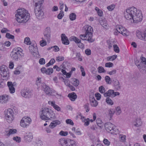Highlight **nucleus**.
<instances>
[{"label": "nucleus", "mask_w": 146, "mask_h": 146, "mask_svg": "<svg viewBox=\"0 0 146 146\" xmlns=\"http://www.w3.org/2000/svg\"><path fill=\"white\" fill-rule=\"evenodd\" d=\"M72 84L74 86L77 87L79 84V81L76 79H74L73 80Z\"/></svg>", "instance_id": "nucleus-39"}, {"label": "nucleus", "mask_w": 146, "mask_h": 146, "mask_svg": "<svg viewBox=\"0 0 146 146\" xmlns=\"http://www.w3.org/2000/svg\"><path fill=\"white\" fill-rule=\"evenodd\" d=\"M55 60L54 58H52L48 62V63L46 65V67H48L50 65H52L55 62Z\"/></svg>", "instance_id": "nucleus-40"}, {"label": "nucleus", "mask_w": 146, "mask_h": 146, "mask_svg": "<svg viewBox=\"0 0 146 146\" xmlns=\"http://www.w3.org/2000/svg\"><path fill=\"white\" fill-rule=\"evenodd\" d=\"M40 118L44 120H53L55 119V114L48 108L42 109L40 111Z\"/></svg>", "instance_id": "nucleus-3"}, {"label": "nucleus", "mask_w": 146, "mask_h": 146, "mask_svg": "<svg viewBox=\"0 0 146 146\" xmlns=\"http://www.w3.org/2000/svg\"><path fill=\"white\" fill-rule=\"evenodd\" d=\"M80 38L82 40H87L88 41V36L86 35V34H82L80 35Z\"/></svg>", "instance_id": "nucleus-37"}, {"label": "nucleus", "mask_w": 146, "mask_h": 146, "mask_svg": "<svg viewBox=\"0 0 146 146\" xmlns=\"http://www.w3.org/2000/svg\"><path fill=\"white\" fill-rule=\"evenodd\" d=\"M99 90L100 92L101 93H104L105 92V89L102 86H100L99 87Z\"/></svg>", "instance_id": "nucleus-51"}, {"label": "nucleus", "mask_w": 146, "mask_h": 146, "mask_svg": "<svg viewBox=\"0 0 146 146\" xmlns=\"http://www.w3.org/2000/svg\"><path fill=\"white\" fill-rule=\"evenodd\" d=\"M15 82L13 84L11 82H7V85L8 86L10 92L11 93H13L15 91V89L14 87L15 85H16Z\"/></svg>", "instance_id": "nucleus-16"}, {"label": "nucleus", "mask_w": 146, "mask_h": 146, "mask_svg": "<svg viewBox=\"0 0 146 146\" xmlns=\"http://www.w3.org/2000/svg\"><path fill=\"white\" fill-rule=\"evenodd\" d=\"M91 139L93 144H96L97 142H100V140L98 137H93Z\"/></svg>", "instance_id": "nucleus-44"}, {"label": "nucleus", "mask_w": 146, "mask_h": 146, "mask_svg": "<svg viewBox=\"0 0 146 146\" xmlns=\"http://www.w3.org/2000/svg\"><path fill=\"white\" fill-rule=\"evenodd\" d=\"M60 123V121L58 120H54L50 123L49 126L50 128L52 129L55 127L57 125H59Z\"/></svg>", "instance_id": "nucleus-18"}, {"label": "nucleus", "mask_w": 146, "mask_h": 146, "mask_svg": "<svg viewBox=\"0 0 146 146\" xmlns=\"http://www.w3.org/2000/svg\"><path fill=\"white\" fill-rule=\"evenodd\" d=\"M35 146H41L42 145V141L38 139L35 142Z\"/></svg>", "instance_id": "nucleus-42"}, {"label": "nucleus", "mask_w": 146, "mask_h": 146, "mask_svg": "<svg viewBox=\"0 0 146 146\" xmlns=\"http://www.w3.org/2000/svg\"><path fill=\"white\" fill-rule=\"evenodd\" d=\"M84 125L86 126H88L89 125L90 122V119L88 118L86 119H85L84 120Z\"/></svg>", "instance_id": "nucleus-64"}, {"label": "nucleus", "mask_w": 146, "mask_h": 146, "mask_svg": "<svg viewBox=\"0 0 146 146\" xmlns=\"http://www.w3.org/2000/svg\"><path fill=\"white\" fill-rule=\"evenodd\" d=\"M44 37L47 41L50 40V29L49 27H47L44 32Z\"/></svg>", "instance_id": "nucleus-14"}, {"label": "nucleus", "mask_w": 146, "mask_h": 146, "mask_svg": "<svg viewBox=\"0 0 146 146\" xmlns=\"http://www.w3.org/2000/svg\"><path fill=\"white\" fill-rule=\"evenodd\" d=\"M62 78L63 79V81L64 82V84L65 85L67 86H69L70 85V81L68 79L64 80V78L63 77H62Z\"/></svg>", "instance_id": "nucleus-52"}, {"label": "nucleus", "mask_w": 146, "mask_h": 146, "mask_svg": "<svg viewBox=\"0 0 146 146\" xmlns=\"http://www.w3.org/2000/svg\"><path fill=\"white\" fill-rule=\"evenodd\" d=\"M14 112L12 109L9 108L4 111L5 119L9 123H11L14 119Z\"/></svg>", "instance_id": "nucleus-8"}, {"label": "nucleus", "mask_w": 146, "mask_h": 146, "mask_svg": "<svg viewBox=\"0 0 146 146\" xmlns=\"http://www.w3.org/2000/svg\"><path fill=\"white\" fill-rule=\"evenodd\" d=\"M106 102L108 104L110 105H112L113 104V101L109 97L106 98Z\"/></svg>", "instance_id": "nucleus-38"}, {"label": "nucleus", "mask_w": 146, "mask_h": 146, "mask_svg": "<svg viewBox=\"0 0 146 146\" xmlns=\"http://www.w3.org/2000/svg\"><path fill=\"white\" fill-rule=\"evenodd\" d=\"M85 34L86 35L88 36V41L89 42H92L94 41V40L92 38L93 36V30L92 27L88 25L84 26V27Z\"/></svg>", "instance_id": "nucleus-6"}, {"label": "nucleus", "mask_w": 146, "mask_h": 146, "mask_svg": "<svg viewBox=\"0 0 146 146\" xmlns=\"http://www.w3.org/2000/svg\"><path fill=\"white\" fill-rule=\"evenodd\" d=\"M95 9L98 15L99 16L101 17L102 16L103 12L99 8L97 7H95Z\"/></svg>", "instance_id": "nucleus-35"}, {"label": "nucleus", "mask_w": 146, "mask_h": 146, "mask_svg": "<svg viewBox=\"0 0 146 146\" xmlns=\"http://www.w3.org/2000/svg\"><path fill=\"white\" fill-rule=\"evenodd\" d=\"M113 66V64L111 62H107L106 63L105 66L106 67L110 68L112 67Z\"/></svg>", "instance_id": "nucleus-57"}, {"label": "nucleus", "mask_w": 146, "mask_h": 146, "mask_svg": "<svg viewBox=\"0 0 146 146\" xmlns=\"http://www.w3.org/2000/svg\"><path fill=\"white\" fill-rule=\"evenodd\" d=\"M69 18L71 21L74 20L76 18V15L74 13H71L69 15Z\"/></svg>", "instance_id": "nucleus-32"}, {"label": "nucleus", "mask_w": 146, "mask_h": 146, "mask_svg": "<svg viewBox=\"0 0 146 146\" xmlns=\"http://www.w3.org/2000/svg\"><path fill=\"white\" fill-rule=\"evenodd\" d=\"M15 17L17 21L19 23L26 22L30 17L28 11L24 8L17 10Z\"/></svg>", "instance_id": "nucleus-2"}, {"label": "nucleus", "mask_w": 146, "mask_h": 146, "mask_svg": "<svg viewBox=\"0 0 146 146\" xmlns=\"http://www.w3.org/2000/svg\"><path fill=\"white\" fill-rule=\"evenodd\" d=\"M67 139H66L65 138H61L60 139L59 143L62 146H66Z\"/></svg>", "instance_id": "nucleus-26"}, {"label": "nucleus", "mask_w": 146, "mask_h": 146, "mask_svg": "<svg viewBox=\"0 0 146 146\" xmlns=\"http://www.w3.org/2000/svg\"><path fill=\"white\" fill-rule=\"evenodd\" d=\"M40 43L41 46H44L46 45V41L42 40L40 41Z\"/></svg>", "instance_id": "nucleus-61"}, {"label": "nucleus", "mask_w": 146, "mask_h": 146, "mask_svg": "<svg viewBox=\"0 0 146 146\" xmlns=\"http://www.w3.org/2000/svg\"><path fill=\"white\" fill-rule=\"evenodd\" d=\"M121 32L122 33L121 34L123 36H127L129 35V32L125 28V30L124 29V31Z\"/></svg>", "instance_id": "nucleus-47"}, {"label": "nucleus", "mask_w": 146, "mask_h": 146, "mask_svg": "<svg viewBox=\"0 0 146 146\" xmlns=\"http://www.w3.org/2000/svg\"><path fill=\"white\" fill-rule=\"evenodd\" d=\"M117 57V56L116 55H113L108 57L107 58V59L108 61H112L115 60Z\"/></svg>", "instance_id": "nucleus-31"}, {"label": "nucleus", "mask_w": 146, "mask_h": 146, "mask_svg": "<svg viewBox=\"0 0 146 146\" xmlns=\"http://www.w3.org/2000/svg\"><path fill=\"white\" fill-rule=\"evenodd\" d=\"M141 11L137 10L134 7L129 8L126 10L124 13V16L125 19L129 20L133 19L134 23H138L142 20V16Z\"/></svg>", "instance_id": "nucleus-1"}, {"label": "nucleus", "mask_w": 146, "mask_h": 146, "mask_svg": "<svg viewBox=\"0 0 146 146\" xmlns=\"http://www.w3.org/2000/svg\"><path fill=\"white\" fill-rule=\"evenodd\" d=\"M115 5L114 4H112L111 5L108 6L107 9L109 11H111L113 10L115 7Z\"/></svg>", "instance_id": "nucleus-53"}, {"label": "nucleus", "mask_w": 146, "mask_h": 146, "mask_svg": "<svg viewBox=\"0 0 146 146\" xmlns=\"http://www.w3.org/2000/svg\"><path fill=\"white\" fill-rule=\"evenodd\" d=\"M6 37L7 38L13 39L14 38V36L11 35L9 33H7L6 34Z\"/></svg>", "instance_id": "nucleus-48"}, {"label": "nucleus", "mask_w": 146, "mask_h": 146, "mask_svg": "<svg viewBox=\"0 0 146 146\" xmlns=\"http://www.w3.org/2000/svg\"><path fill=\"white\" fill-rule=\"evenodd\" d=\"M113 82H114V86L115 88L117 90L119 89L120 88L121 86L118 80L117 79H115L114 80Z\"/></svg>", "instance_id": "nucleus-24"}, {"label": "nucleus", "mask_w": 146, "mask_h": 146, "mask_svg": "<svg viewBox=\"0 0 146 146\" xmlns=\"http://www.w3.org/2000/svg\"><path fill=\"white\" fill-rule=\"evenodd\" d=\"M0 69L1 72L0 75L2 77L3 79V80H7L9 77V69L5 65L1 66Z\"/></svg>", "instance_id": "nucleus-7"}, {"label": "nucleus", "mask_w": 146, "mask_h": 146, "mask_svg": "<svg viewBox=\"0 0 146 146\" xmlns=\"http://www.w3.org/2000/svg\"><path fill=\"white\" fill-rule=\"evenodd\" d=\"M125 30V28L122 27L121 26H118L116 28V31L118 32L119 33L122 34V32L124 30Z\"/></svg>", "instance_id": "nucleus-33"}, {"label": "nucleus", "mask_w": 146, "mask_h": 146, "mask_svg": "<svg viewBox=\"0 0 146 146\" xmlns=\"http://www.w3.org/2000/svg\"><path fill=\"white\" fill-rule=\"evenodd\" d=\"M114 90H109L108 91L104 94V96L106 97H110L113 98Z\"/></svg>", "instance_id": "nucleus-19"}, {"label": "nucleus", "mask_w": 146, "mask_h": 146, "mask_svg": "<svg viewBox=\"0 0 146 146\" xmlns=\"http://www.w3.org/2000/svg\"><path fill=\"white\" fill-rule=\"evenodd\" d=\"M31 119L29 117H24L20 121V125L23 127H27L31 123Z\"/></svg>", "instance_id": "nucleus-10"}, {"label": "nucleus", "mask_w": 146, "mask_h": 146, "mask_svg": "<svg viewBox=\"0 0 146 146\" xmlns=\"http://www.w3.org/2000/svg\"><path fill=\"white\" fill-rule=\"evenodd\" d=\"M64 59V58L63 56H58L56 57V60L58 61H60L63 60Z\"/></svg>", "instance_id": "nucleus-59"}, {"label": "nucleus", "mask_w": 146, "mask_h": 146, "mask_svg": "<svg viewBox=\"0 0 146 146\" xmlns=\"http://www.w3.org/2000/svg\"><path fill=\"white\" fill-rule=\"evenodd\" d=\"M103 142L104 144L107 146H109L110 144V142L109 141L106 139H104L103 140Z\"/></svg>", "instance_id": "nucleus-58"}, {"label": "nucleus", "mask_w": 146, "mask_h": 146, "mask_svg": "<svg viewBox=\"0 0 146 146\" xmlns=\"http://www.w3.org/2000/svg\"><path fill=\"white\" fill-rule=\"evenodd\" d=\"M68 97L72 101H74L77 98V96L76 94L74 92H72L71 93L69 94Z\"/></svg>", "instance_id": "nucleus-22"}, {"label": "nucleus", "mask_w": 146, "mask_h": 146, "mask_svg": "<svg viewBox=\"0 0 146 146\" xmlns=\"http://www.w3.org/2000/svg\"><path fill=\"white\" fill-rule=\"evenodd\" d=\"M29 49L30 52L34 56L35 55L38 53V49L36 44H33L29 46Z\"/></svg>", "instance_id": "nucleus-12"}, {"label": "nucleus", "mask_w": 146, "mask_h": 146, "mask_svg": "<svg viewBox=\"0 0 146 146\" xmlns=\"http://www.w3.org/2000/svg\"><path fill=\"white\" fill-rule=\"evenodd\" d=\"M136 35L140 40L146 41V30L143 33L139 31H137Z\"/></svg>", "instance_id": "nucleus-15"}, {"label": "nucleus", "mask_w": 146, "mask_h": 146, "mask_svg": "<svg viewBox=\"0 0 146 146\" xmlns=\"http://www.w3.org/2000/svg\"><path fill=\"white\" fill-rule=\"evenodd\" d=\"M76 143L74 140L70 139H68L66 146H76Z\"/></svg>", "instance_id": "nucleus-23"}, {"label": "nucleus", "mask_w": 146, "mask_h": 146, "mask_svg": "<svg viewBox=\"0 0 146 146\" xmlns=\"http://www.w3.org/2000/svg\"><path fill=\"white\" fill-rule=\"evenodd\" d=\"M108 113L110 115V117L111 118L113 116V115L115 113V110L113 109H111L109 110H108Z\"/></svg>", "instance_id": "nucleus-41"}, {"label": "nucleus", "mask_w": 146, "mask_h": 146, "mask_svg": "<svg viewBox=\"0 0 146 146\" xmlns=\"http://www.w3.org/2000/svg\"><path fill=\"white\" fill-rule=\"evenodd\" d=\"M21 49L19 48H15L11 52V56L12 59L16 61L20 60L23 56Z\"/></svg>", "instance_id": "nucleus-5"}, {"label": "nucleus", "mask_w": 146, "mask_h": 146, "mask_svg": "<svg viewBox=\"0 0 146 146\" xmlns=\"http://www.w3.org/2000/svg\"><path fill=\"white\" fill-rule=\"evenodd\" d=\"M61 40L63 44L65 45H68L69 44V42L65 34H62L61 35Z\"/></svg>", "instance_id": "nucleus-17"}, {"label": "nucleus", "mask_w": 146, "mask_h": 146, "mask_svg": "<svg viewBox=\"0 0 146 146\" xmlns=\"http://www.w3.org/2000/svg\"><path fill=\"white\" fill-rule=\"evenodd\" d=\"M105 80L107 84H111V79L108 76H106L105 77Z\"/></svg>", "instance_id": "nucleus-36"}, {"label": "nucleus", "mask_w": 146, "mask_h": 146, "mask_svg": "<svg viewBox=\"0 0 146 146\" xmlns=\"http://www.w3.org/2000/svg\"><path fill=\"white\" fill-rule=\"evenodd\" d=\"M116 110L117 111L116 112V114L117 115H119L121 113V110L120 108L119 107H117L116 108Z\"/></svg>", "instance_id": "nucleus-60"}, {"label": "nucleus", "mask_w": 146, "mask_h": 146, "mask_svg": "<svg viewBox=\"0 0 146 146\" xmlns=\"http://www.w3.org/2000/svg\"><path fill=\"white\" fill-rule=\"evenodd\" d=\"M17 130L15 129H10L7 131V136H9L10 135L15 133H16Z\"/></svg>", "instance_id": "nucleus-28"}, {"label": "nucleus", "mask_w": 146, "mask_h": 146, "mask_svg": "<svg viewBox=\"0 0 146 146\" xmlns=\"http://www.w3.org/2000/svg\"><path fill=\"white\" fill-rule=\"evenodd\" d=\"M24 43L28 45H30L31 44V42L30 41V38L28 37H26L24 40Z\"/></svg>", "instance_id": "nucleus-46"}, {"label": "nucleus", "mask_w": 146, "mask_h": 146, "mask_svg": "<svg viewBox=\"0 0 146 146\" xmlns=\"http://www.w3.org/2000/svg\"><path fill=\"white\" fill-rule=\"evenodd\" d=\"M105 127L107 132L112 134L117 135V131L115 126L110 122H107L105 124Z\"/></svg>", "instance_id": "nucleus-9"}, {"label": "nucleus", "mask_w": 146, "mask_h": 146, "mask_svg": "<svg viewBox=\"0 0 146 146\" xmlns=\"http://www.w3.org/2000/svg\"><path fill=\"white\" fill-rule=\"evenodd\" d=\"M66 122L67 124H69L72 125H74V123L73 121L71 119H68L66 120Z\"/></svg>", "instance_id": "nucleus-56"}, {"label": "nucleus", "mask_w": 146, "mask_h": 146, "mask_svg": "<svg viewBox=\"0 0 146 146\" xmlns=\"http://www.w3.org/2000/svg\"><path fill=\"white\" fill-rule=\"evenodd\" d=\"M48 103L51 104V106L57 110L58 111H60V108L58 105L55 104L54 102H53L50 101L48 102Z\"/></svg>", "instance_id": "nucleus-25"}, {"label": "nucleus", "mask_w": 146, "mask_h": 146, "mask_svg": "<svg viewBox=\"0 0 146 146\" xmlns=\"http://www.w3.org/2000/svg\"><path fill=\"white\" fill-rule=\"evenodd\" d=\"M114 50L115 52L119 53V48L116 44H114L113 46Z\"/></svg>", "instance_id": "nucleus-50"}, {"label": "nucleus", "mask_w": 146, "mask_h": 146, "mask_svg": "<svg viewBox=\"0 0 146 146\" xmlns=\"http://www.w3.org/2000/svg\"><path fill=\"white\" fill-rule=\"evenodd\" d=\"M90 104L92 106L96 107L98 105V102L94 97L90 98Z\"/></svg>", "instance_id": "nucleus-20"}, {"label": "nucleus", "mask_w": 146, "mask_h": 146, "mask_svg": "<svg viewBox=\"0 0 146 146\" xmlns=\"http://www.w3.org/2000/svg\"><path fill=\"white\" fill-rule=\"evenodd\" d=\"M95 96L97 98V100H99L101 98V95L98 93H96L95 94Z\"/></svg>", "instance_id": "nucleus-63"}, {"label": "nucleus", "mask_w": 146, "mask_h": 146, "mask_svg": "<svg viewBox=\"0 0 146 146\" xmlns=\"http://www.w3.org/2000/svg\"><path fill=\"white\" fill-rule=\"evenodd\" d=\"M37 80L36 81V85L38 86H40L41 84V88L44 92L48 96L55 95L56 94L57 95H59V94L57 93H56L55 91L53 90L52 89L50 88L48 86L46 85L44 83H41V78H38Z\"/></svg>", "instance_id": "nucleus-4"}, {"label": "nucleus", "mask_w": 146, "mask_h": 146, "mask_svg": "<svg viewBox=\"0 0 146 146\" xmlns=\"http://www.w3.org/2000/svg\"><path fill=\"white\" fill-rule=\"evenodd\" d=\"M64 12L62 11H61L58 15V18L59 19H61L64 15Z\"/></svg>", "instance_id": "nucleus-54"}, {"label": "nucleus", "mask_w": 146, "mask_h": 146, "mask_svg": "<svg viewBox=\"0 0 146 146\" xmlns=\"http://www.w3.org/2000/svg\"><path fill=\"white\" fill-rule=\"evenodd\" d=\"M71 40H73L76 43L78 44L81 42V40L78 39L75 36H73L71 38Z\"/></svg>", "instance_id": "nucleus-34"}, {"label": "nucleus", "mask_w": 146, "mask_h": 146, "mask_svg": "<svg viewBox=\"0 0 146 146\" xmlns=\"http://www.w3.org/2000/svg\"><path fill=\"white\" fill-rule=\"evenodd\" d=\"M39 63L41 65H43L45 63V60L44 58H41L39 59Z\"/></svg>", "instance_id": "nucleus-62"}, {"label": "nucleus", "mask_w": 146, "mask_h": 146, "mask_svg": "<svg viewBox=\"0 0 146 146\" xmlns=\"http://www.w3.org/2000/svg\"><path fill=\"white\" fill-rule=\"evenodd\" d=\"M98 72L100 73L105 72L106 71L102 66H99L98 68Z\"/></svg>", "instance_id": "nucleus-49"}, {"label": "nucleus", "mask_w": 146, "mask_h": 146, "mask_svg": "<svg viewBox=\"0 0 146 146\" xmlns=\"http://www.w3.org/2000/svg\"><path fill=\"white\" fill-rule=\"evenodd\" d=\"M21 93L22 96L25 98H29L31 96V92L27 88L22 90Z\"/></svg>", "instance_id": "nucleus-13"}, {"label": "nucleus", "mask_w": 146, "mask_h": 146, "mask_svg": "<svg viewBox=\"0 0 146 146\" xmlns=\"http://www.w3.org/2000/svg\"><path fill=\"white\" fill-rule=\"evenodd\" d=\"M8 95H4L0 96V103L2 104L6 103L8 100Z\"/></svg>", "instance_id": "nucleus-21"}, {"label": "nucleus", "mask_w": 146, "mask_h": 146, "mask_svg": "<svg viewBox=\"0 0 146 146\" xmlns=\"http://www.w3.org/2000/svg\"><path fill=\"white\" fill-rule=\"evenodd\" d=\"M140 71L143 73L144 74L146 72V66L145 65H142V64L138 68Z\"/></svg>", "instance_id": "nucleus-29"}, {"label": "nucleus", "mask_w": 146, "mask_h": 146, "mask_svg": "<svg viewBox=\"0 0 146 146\" xmlns=\"http://www.w3.org/2000/svg\"><path fill=\"white\" fill-rule=\"evenodd\" d=\"M142 124V122L140 118H137L136 119L135 123L134 124V125L136 127H139L141 126Z\"/></svg>", "instance_id": "nucleus-30"}, {"label": "nucleus", "mask_w": 146, "mask_h": 146, "mask_svg": "<svg viewBox=\"0 0 146 146\" xmlns=\"http://www.w3.org/2000/svg\"><path fill=\"white\" fill-rule=\"evenodd\" d=\"M101 25L105 29L108 27V24L107 23V21H103L101 23Z\"/></svg>", "instance_id": "nucleus-43"}, {"label": "nucleus", "mask_w": 146, "mask_h": 146, "mask_svg": "<svg viewBox=\"0 0 146 146\" xmlns=\"http://www.w3.org/2000/svg\"><path fill=\"white\" fill-rule=\"evenodd\" d=\"M53 69L52 68H48L46 70V74L48 75H50L53 72Z\"/></svg>", "instance_id": "nucleus-45"}, {"label": "nucleus", "mask_w": 146, "mask_h": 146, "mask_svg": "<svg viewBox=\"0 0 146 146\" xmlns=\"http://www.w3.org/2000/svg\"><path fill=\"white\" fill-rule=\"evenodd\" d=\"M35 13L36 17L38 19L42 18L44 14L41 7H35Z\"/></svg>", "instance_id": "nucleus-11"}, {"label": "nucleus", "mask_w": 146, "mask_h": 146, "mask_svg": "<svg viewBox=\"0 0 146 146\" xmlns=\"http://www.w3.org/2000/svg\"><path fill=\"white\" fill-rule=\"evenodd\" d=\"M59 134L62 136H66L68 134V132L61 131L59 133Z\"/></svg>", "instance_id": "nucleus-55"}, {"label": "nucleus", "mask_w": 146, "mask_h": 146, "mask_svg": "<svg viewBox=\"0 0 146 146\" xmlns=\"http://www.w3.org/2000/svg\"><path fill=\"white\" fill-rule=\"evenodd\" d=\"M44 0H33V2L35 3V7L36 6L41 7L42 4Z\"/></svg>", "instance_id": "nucleus-27"}]
</instances>
